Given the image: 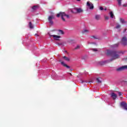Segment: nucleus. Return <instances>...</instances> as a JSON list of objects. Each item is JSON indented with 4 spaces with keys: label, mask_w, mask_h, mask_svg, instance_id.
<instances>
[{
    "label": "nucleus",
    "mask_w": 127,
    "mask_h": 127,
    "mask_svg": "<svg viewBox=\"0 0 127 127\" xmlns=\"http://www.w3.org/2000/svg\"><path fill=\"white\" fill-rule=\"evenodd\" d=\"M57 17L61 16L63 21H67V20L70 18V16L65 12H60L59 14H57Z\"/></svg>",
    "instance_id": "nucleus-1"
},
{
    "label": "nucleus",
    "mask_w": 127,
    "mask_h": 127,
    "mask_svg": "<svg viewBox=\"0 0 127 127\" xmlns=\"http://www.w3.org/2000/svg\"><path fill=\"white\" fill-rule=\"evenodd\" d=\"M108 54H111L112 55V60H116V59H118L120 58V55L118 52H112L111 53V51L107 50Z\"/></svg>",
    "instance_id": "nucleus-2"
},
{
    "label": "nucleus",
    "mask_w": 127,
    "mask_h": 127,
    "mask_svg": "<svg viewBox=\"0 0 127 127\" xmlns=\"http://www.w3.org/2000/svg\"><path fill=\"white\" fill-rule=\"evenodd\" d=\"M71 12H72V13H80L83 12V10L81 8H75L71 10Z\"/></svg>",
    "instance_id": "nucleus-3"
},
{
    "label": "nucleus",
    "mask_w": 127,
    "mask_h": 127,
    "mask_svg": "<svg viewBox=\"0 0 127 127\" xmlns=\"http://www.w3.org/2000/svg\"><path fill=\"white\" fill-rule=\"evenodd\" d=\"M49 35L50 37H53L55 40H59L61 38V36L56 35H51V33H49Z\"/></svg>",
    "instance_id": "nucleus-4"
},
{
    "label": "nucleus",
    "mask_w": 127,
    "mask_h": 127,
    "mask_svg": "<svg viewBox=\"0 0 127 127\" xmlns=\"http://www.w3.org/2000/svg\"><path fill=\"white\" fill-rule=\"evenodd\" d=\"M55 18V16L53 14L49 16L48 20L51 25H52V24H53V21H52V19H54Z\"/></svg>",
    "instance_id": "nucleus-5"
},
{
    "label": "nucleus",
    "mask_w": 127,
    "mask_h": 127,
    "mask_svg": "<svg viewBox=\"0 0 127 127\" xmlns=\"http://www.w3.org/2000/svg\"><path fill=\"white\" fill-rule=\"evenodd\" d=\"M127 69V65H124L116 69L117 71H123Z\"/></svg>",
    "instance_id": "nucleus-6"
},
{
    "label": "nucleus",
    "mask_w": 127,
    "mask_h": 127,
    "mask_svg": "<svg viewBox=\"0 0 127 127\" xmlns=\"http://www.w3.org/2000/svg\"><path fill=\"white\" fill-rule=\"evenodd\" d=\"M121 43L123 45H127V39L126 37H124L121 41Z\"/></svg>",
    "instance_id": "nucleus-7"
},
{
    "label": "nucleus",
    "mask_w": 127,
    "mask_h": 127,
    "mask_svg": "<svg viewBox=\"0 0 127 127\" xmlns=\"http://www.w3.org/2000/svg\"><path fill=\"white\" fill-rule=\"evenodd\" d=\"M87 5L88 6V7L90 8V9H93L94 8V5L92 2L88 1L87 2Z\"/></svg>",
    "instance_id": "nucleus-8"
},
{
    "label": "nucleus",
    "mask_w": 127,
    "mask_h": 127,
    "mask_svg": "<svg viewBox=\"0 0 127 127\" xmlns=\"http://www.w3.org/2000/svg\"><path fill=\"white\" fill-rule=\"evenodd\" d=\"M121 106L124 109V110H127V104L126 102H122L121 104Z\"/></svg>",
    "instance_id": "nucleus-9"
},
{
    "label": "nucleus",
    "mask_w": 127,
    "mask_h": 127,
    "mask_svg": "<svg viewBox=\"0 0 127 127\" xmlns=\"http://www.w3.org/2000/svg\"><path fill=\"white\" fill-rule=\"evenodd\" d=\"M61 64L64 66V67H65L66 68H67V69H70V66L67 65L64 62H61Z\"/></svg>",
    "instance_id": "nucleus-10"
},
{
    "label": "nucleus",
    "mask_w": 127,
    "mask_h": 127,
    "mask_svg": "<svg viewBox=\"0 0 127 127\" xmlns=\"http://www.w3.org/2000/svg\"><path fill=\"white\" fill-rule=\"evenodd\" d=\"M63 60H64V61H66V62H68V61H70V58L66 56L63 57Z\"/></svg>",
    "instance_id": "nucleus-11"
},
{
    "label": "nucleus",
    "mask_w": 127,
    "mask_h": 127,
    "mask_svg": "<svg viewBox=\"0 0 127 127\" xmlns=\"http://www.w3.org/2000/svg\"><path fill=\"white\" fill-rule=\"evenodd\" d=\"M111 97L112 98H113V99H114V100H116V99H117V94L112 93L111 94Z\"/></svg>",
    "instance_id": "nucleus-12"
},
{
    "label": "nucleus",
    "mask_w": 127,
    "mask_h": 127,
    "mask_svg": "<svg viewBox=\"0 0 127 127\" xmlns=\"http://www.w3.org/2000/svg\"><path fill=\"white\" fill-rule=\"evenodd\" d=\"M109 14L111 18H114V17H115V15L114 14V13H113V11H110Z\"/></svg>",
    "instance_id": "nucleus-13"
},
{
    "label": "nucleus",
    "mask_w": 127,
    "mask_h": 127,
    "mask_svg": "<svg viewBox=\"0 0 127 127\" xmlns=\"http://www.w3.org/2000/svg\"><path fill=\"white\" fill-rule=\"evenodd\" d=\"M95 17V19H96L97 20H99V19L101 18V16L100 15H96Z\"/></svg>",
    "instance_id": "nucleus-14"
},
{
    "label": "nucleus",
    "mask_w": 127,
    "mask_h": 127,
    "mask_svg": "<svg viewBox=\"0 0 127 127\" xmlns=\"http://www.w3.org/2000/svg\"><path fill=\"white\" fill-rule=\"evenodd\" d=\"M120 22L122 23V24H124L126 23V21H125V20L123 18H120Z\"/></svg>",
    "instance_id": "nucleus-15"
},
{
    "label": "nucleus",
    "mask_w": 127,
    "mask_h": 127,
    "mask_svg": "<svg viewBox=\"0 0 127 127\" xmlns=\"http://www.w3.org/2000/svg\"><path fill=\"white\" fill-rule=\"evenodd\" d=\"M88 32H89V30H87V29H84L82 31V33H88Z\"/></svg>",
    "instance_id": "nucleus-16"
},
{
    "label": "nucleus",
    "mask_w": 127,
    "mask_h": 127,
    "mask_svg": "<svg viewBox=\"0 0 127 127\" xmlns=\"http://www.w3.org/2000/svg\"><path fill=\"white\" fill-rule=\"evenodd\" d=\"M29 27L31 29L33 28V25L31 23V22H30L29 23Z\"/></svg>",
    "instance_id": "nucleus-17"
},
{
    "label": "nucleus",
    "mask_w": 127,
    "mask_h": 127,
    "mask_svg": "<svg viewBox=\"0 0 127 127\" xmlns=\"http://www.w3.org/2000/svg\"><path fill=\"white\" fill-rule=\"evenodd\" d=\"M38 7V5H35L32 7V9L34 10H35V9H37V8Z\"/></svg>",
    "instance_id": "nucleus-18"
},
{
    "label": "nucleus",
    "mask_w": 127,
    "mask_h": 127,
    "mask_svg": "<svg viewBox=\"0 0 127 127\" xmlns=\"http://www.w3.org/2000/svg\"><path fill=\"white\" fill-rule=\"evenodd\" d=\"M119 5H122V0H117Z\"/></svg>",
    "instance_id": "nucleus-19"
},
{
    "label": "nucleus",
    "mask_w": 127,
    "mask_h": 127,
    "mask_svg": "<svg viewBox=\"0 0 127 127\" xmlns=\"http://www.w3.org/2000/svg\"><path fill=\"white\" fill-rule=\"evenodd\" d=\"M115 28H117V29H119V28H121V25L118 24L116 25Z\"/></svg>",
    "instance_id": "nucleus-20"
},
{
    "label": "nucleus",
    "mask_w": 127,
    "mask_h": 127,
    "mask_svg": "<svg viewBox=\"0 0 127 127\" xmlns=\"http://www.w3.org/2000/svg\"><path fill=\"white\" fill-rule=\"evenodd\" d=\"M101 78H97V81L98 83H101L102 81H101Z\"/></svg>",
    "instance_id": "nucleus-21"
},
{
    "label": "nucleus",
    "mask_w": 127,
    "mask_h": 127,
    "mask_svg": "<svg viewBox=\"0 0 127 127\" xmlns=\"http://www.w3.org/2000/svg\"><path fill=\"white\" fill-rule=\"evenodd\" d=\"M59 32L60 34H64V32L62 30H59Z\"/></svg>",
    "instance_id": "nucleus-22"
},
{
    "label": "nucleus",
    "mask_w": 127,
    "mask_h": 127,
    "mask_svg": "<svg viewBox=\"0 0 127 127\" xmlns=\"http://www.w3.org/2000/svg\"><path fill=\"white\" fill-rule=\"evenodd\" d=\"M118 46H119V44H116L113 45V48H115V47H118Z\"/></svg>",
    "instance_id": "nucleus-23"
},
{
    "label": "nucleus",
    "mask_w": 127,
    "mask_h": 127,
    "mask_svg": "<svg viewBox=\"0 0 127 127\" xmlns=\"http://www.w3.org/2000/svg\"><path fill=\"white\" fill-rule=\"evenodd\" d=\"M80 48V46L77 45L75 48V49H79Z\"/></svg>",
    "instance_id": "nucleus-24"
},
{
    "label": "nucleus",
    "mask_w": 127,
    "mask_h": 127,
    "mask_svg": "<svg viewBox=\"0 0 127 127\" xmlns=\"http://www.w3.org/2000/svg\"><path fill=\"white\" fill-rule=\"evenodd\" d=\"M92 50L94 52H96L98 51V49H93Z\"/></svg>",
    "instance_id": "nucleus-25"
},
{
    "label": "nucleus",
    "mask_w": 127,
    "mask_h": 127,
    "mask_svg": "<svg viewBox=\"0 0 127 127\" xmlns=\"http://www.w3.org/2000/svg\"><path fill=\"white\" fill-rule=\"evenodd\" d=\"M123 6H124V7H127V3H125V4H124L123 5Z\"/></svg>",
    "instance_id": "nucleus-26"
},
{
    "label": "nucleus",
    "mask_w": 127,
    "mask_h": 127,
    "mask_svg": "<svg viewBox=\"0 0 127 127\" xmlns=\"http://www.w3.org/2000/svg\"><path fill=\"white\" fill-rule=\"evenodd\" d=\"M99 9H100V10H104V8H103V7H100Z\"/></svg>",
    "instance_id": "nucleus-27"
},
{
    "label": "nucleus",
    "mask_w": 127,
    "mask_h": 127,
    "mask_svg": "<svg viewBox=\"0 0 127 127\" xmlns=\"http://www.w3.org/2000/svg\"><path fill=\"white\" fill-rule=\"evenodd\" d=\"M105 19H107V20H108V19H109V17H108V16H105Z\"/></svg>",
    "instance_id": "nucleus-28"
},
{
    "label": "nucleus",
    "mask_w": 127,
    "mask_h": 127,
    "mask_svg": "<svg viewBox=\"0 0 127 127\" xmlns=\"http://www.w3.org/2000/svg\"><path fill=\"white\" fill-rule=\"evenodd\" d=\"M118 94H119V96L120 97H121V96H122V93L119 92Z\"/></svg>",
    "instance_id": "nucleus-29"
},
{
    "label": "nucleus",
    "mask_w": 127,
    "mask_h": 127,
    "mask_svg": "<svg viewBox=\"0 0 127 127\" xmlns=\"http://www.w3.org/2000/svg\"><path fill=\"white\" fill-rule=\"evenodd\" d=\"M35 36H38V35H37V34H36L35 35Z\"/></svg>",
    "instance_id": "nucleus-30"
},
{
    "label": "nucleus",
    "mask_w": 127,
    "mask_h": 127,
    "mask_svg": "<svg viewBox=\"0 0 127 127\" xmlns=\"http://www.w3.org/2000/svg\"><path fill=\"white\" fill-rule=\"evenodd\" d=\"M104 10H107V8H104Z\"/></svg>",
    "instance_id": "nucleus-31"
},
{
    "label": "nucleus",
    "mask_w": 127,
    "mask_h": 127,
    "mask_svg": "<svg viewBox=\"0 0 127 127\" xmlns=\"http://www.w3.org/2000/svg\"><path fill=\"white\" fill-rule=\"evenodd\" d=\"M77 0L78 1H80V0Z\"/></svg>",
    "instance_id": "nucleus-32"
},
{
    "label": "nucleus",
    "mask_w": 127,
    "mask_h": 127,
    "mask_svg": "<svg viewBox=\"0 0 127 127\" xmlns=\"http://www.w3.org/2000/svg\"><path fill=\"white\" fill-rule=\"evenodd\" d=\"M125 31H126V29L125 30Z\"/></svg>",
    "instance_id": "nucleus-33"
}]
</instances>
